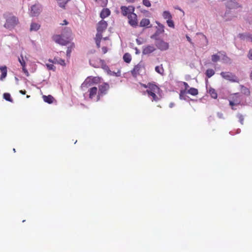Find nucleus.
Segmentation results:
<instances>
[{"instance_id":"f257e3e1","label":"nucleus","mask_w":252,"mask_h":252,"mask_svg":"<svg viewBox=\"0 0 252 252\" xmlns=\"http://www.w3.org/2000/svg\"><path fill=\"white\" fill-rule=\"evenodd\" d=\"M5 19L4 27L9 30L13 29L18 24L19 20L17 17L10 13H5L3 15Z\"/></svg>"},{"instance_id":"f03ea898","label":"nucleus","mask_w":252,"mask_h":252,"mask_svg":"<svg viewBox=\"0 0 252 252\" xmlns=\"http://www.w3.org/2000/svg\"><path fill=\"white\" fill-rule=\"evenodd\" d=\"M159 88L156 84L150 86V89H147L146 92L147 93L149 97H152V101H158L159 100L158 97L156 94L158 93Z\"/></svg>"},{"instance_id":"7ed1b4c3","label":"nucleus","mask_w":252,"mask_h":252,"mask_svg":"<svg viewBox=\"0 0 252 252\" xmlns=\"http://www.w3.org/2000/svg\"><path fill=\"white\" fill-rule=\"evenodd\" d=\"M229 101L232 109L235 110V108H234V106L238 105L241 103V98L238 94H234L230 96Z\"/></svg>"},{"instance_id":"20e7f679","label":"nucleus","mask_w":252,"mask_h":252,"mask_svg":"<svg viewBox=\"0 0 252 252\" xmlns=\"http://www.w3.org/2000/svg\"><path fill=\"white\" fill-rule=\"evenodd\" d=\"M109 88V85L107 83H104L99 86L98 94L96 96V101H98L101 96L107 94Z\"/></svg>"},{"instance_id":"39448f33","label":"nucleus","mask_w":252,"mask_h":252,"mask_svg":"<svg viewBox=\"0 0 252 252\" xmlns=\"http://www.w3.org/2000/svg\"><path fill=\"white\" fill-rule=\"evenodd\" d=\"M220 75L223 78L228 80L231 82H238V78L231 72H221Z\"/></svg>"},{"instance_id":"423d86ee","label":"nucleus","mask_w":252,"mask_h":252,"mask_svg":"<svg viewBox=\"0 0 252 252\" xmlns=\"http://www.w3.org/2000/svg\"><path fill=\"white\" fill-rule=\"evenodd\" d=\"M155 45L161 51L166 50L169 47L168 43L159 38L156 39Z\"/></svg>"},{"instance_id":"0eeeda50","label":"nucleus","mask_w":252,"mask_h":252,"mask_svg":"<svg viewBox=\"0 0 252 252\" xmlns=\"http://www.w3.org/2000/svg\"><path fill=\"white\" fill-rule=\"evenodd\" d=\"M145 70L144 65L141 63H139L137 65H135L133 69L131 71L132 75L136 77L137 75H140L143 71Z\"/></svg>"},{"instance_id":"6e6552de","label":"nucleus","mask_w":252,"mask_h":252,"mask_svg":"<svg viewBox=\"0 0 252 252\" xmlns=\"http://www.w3.org/2000/svg\"><path fill=\"white\" fill-rule=\"evenodd\" d=\"M52 38L55 42L62 45H65L69 43V41L65 37H63L62 34L54 35L53 36Z\"/></svg>"},{"instance_id":"1a4fd4ad","label":"nucleus","mask_w":252,"mask_h":252,"mask_svg":"<svg viewBox=\"0 0 252 252\" xmlns=\"http://www.w3.org/2000/svg\"><path fill=\"white\" fill-rule=\"evenodd\" d=\"M122 14L124 16H128L131 13L134 12L135 8L134 6L130 5L128 6H122L121 7Z\"/></svg>"},{"instance_id":"9d476101","label":"nucleus","mask_w":252,"mask_h":252,"mask_svg":"<svg viewBox=\"0 0 252 252\" xmlns=\"http://www.w3.org/2000/svg\"><path fill=\"white\" fill-rule=\"evenodd\" d=\"M129 24L134 27H136L138 25L137 15L134 12L129 14L128 17Z\"/></svg>"},{"instance_id":"9b49d317","label":"nucleus","mask_w":252,"mask_h":252,"mask_svg":"<svg viewBox=\"0 0 252 252\" xmlns=\"http://www.w3.org/2000/svg\"><path fill=\"white\" fill-rule=\"evenodd\" d=\"M41 10L40 5L35 4L31 7V15L32 16H38Z\"/></svg>"},{"instance_id":"f8f14e48","label":"nucleus","mask_w":252,"mask_h":252,"mask_svg":"<svg viewBox=\"0 0 252 252\" xmlns=\"http://www.w3.org/2000/svg\"><path fill=\"white\" fill-rule=\"evenodd\" d=\"M96 78L88 77L85 81L82 84V88H88L91 87L92 85L95 83Z\"/></svg>"},{"instance_id":"ddd939ff","label":"nucleus","mask_w":252,"mask_h":252,"mask_svg":"<svg viewBox=\"0 0 252 252\" xmlns=\"http://www.w3.org/2000/svg\"><path fill=\"white\" fill-rule=\"evenodd\" d=\"M226 7L229 10L241 8V6L238 3L232 0H230L227 2Z\"/></svg>"},{"instance_id":"4468645a","label":"nucleus","mask_w":252,"mask_h":252,"mask_svg":"<svg viewBox=\"0 0 252 252\" xmlns=\"http://www.w3.org/2000/svg\"><path fill=\"white\" fill-rule=\"evenodd\" d=\"M107 27V22L104 20H101L97 24V31L102 32L106 29Z\"/></svg>"},{"instance_id":"2eb2a0df","label":"nucleus","mask_w":252,"mask_h":252,"mask_svg":"<svg viewBox=\"0 0 252 252\" xmlns=\"http://www.w3.org/2000/svg\"><path fill=\"white\" fill-rule=\"evenodd\" d=\"M62 35L63 37H65L69 41L70 37L72 35V32L71 29L68 28H64L62 32Z\"/></svg>"},{"instance_id":"dca6fc26","label":"nucleus","mask_w":252,"mask_h":252,"mask_svg":"<svg viewBox=\"0 0 252 252\" xmlns=\"http://www.w3.org/2000/svg\"><path fill=\"white\" fill-rule=\"evenodd\" d=\"M88 92L89 93V98L93 99L97 94H98V90L97 87H92L89 89Z\"/></svg>"},{"instance_id":"f3484780","label":"nucleus","mask_w":252,"mask_h":252,"mask_svg":"<svg viewBox=\"0 0 252 252\" xmlns=\"http://www.w3.org/2000/svg\"><path fill=\"white\" fill-rule=\"evenodd\" d=\"M49 61L53 63L59 64L62 66H65V63L64 60L59 58L55 57L53 60H49Z\"/></svg>"},{"instance_id":"a211bd4d","label":"nucleus","mask_w":252,"mask_h":252,"mask_svg":"<svg viewBox=\"0 0 252 252\" xmlns=\"http://www.w3.org/2000/svg\"><path fill=\"white\" fill-rule=\"evenodd\" d=\"M155 50V48L153 45H148L145 47L143 49V54H149Z\"/></svg>"},{"instance_id":"6ab92c4d","label":"nucleus","mask_w":252,"mask_h":252,"mask_svg":"<svg viewBox=\"0 0 252 252\" xmlns=\"http://www.w3.org/2000/svg\"><path fill=\"white\" fill-rule=\"evenodd\" d=\"M110 13L111 12L109 9L103 8L100 13V17L102 19H104L109 16Z\"/></svg>"},{"instance_id":"aec40b11","label":"nucleus","mask_w":252,"mask_h":252,"mask_svg":"<svg viewBox=\"0 0 252 252\" xmlns=\"http://www.w3.org/2000/svg\"><path fill=\"white\" fill-rule=\"evenodd\" d=\"M0 70L1 72L0 80L2 81L4 78L6 77L7 75V67L5 66H0Z\"/></svg>"},{"instance_id":"412c9836","label":"nucleus","mask_w":252,"mask_h":252,"mask_svg":"<svg viewBox=\"0 0 252 252\" xmlns=\"http://www.w3.org/2000/svg\"><path fill=\"white\" fill-rule=\"evenodd\" d=\"M43 98L45 102H47L49 104L52 103L53 102L54 100V97L51 95H48L47 96L43 95Z\"/></svg>"},{"instance_id":"4be33fe9","label":"nucleus","mask_w":252,"mask_h":252,"mask_svg":"<svg viewBox=\"0 0 252 252\" xmlns=\"http://www.w3.org/2000/svg\"><path fill=\"white\" fill-rule=\"evenodd\" d=\"M150 23V20L147 18L142 19L140 22V26L142 27H147Z\"/></svg>"},{"instance_id":"5701e85b","label":"nucleus","mask_w":252,"mask_h":252,"mask_svg":"<svg viewBox=\"0 0 252 252\" xmlns=\"http://www.w3.org/2000/svg\"><path fill=\"white\" fill-rule=\"evenodd\" d=\"M240 37L242 39L250 40L252 42V35L251 34H240Z\"/></svg>"},{"instance_id":"b1692460","label":"nucleus","mask_w":252,"mask_h":252,"mask_svg":"<svg viewBox=\"0 0 252 252\" xmlns=\"http://www.w3.org/2000/svg\"><path fill=\"white\" fill-rule=\"evenodd\" d=\"M187 93L192 95H196L198 94V91L197 89L194 88H190L188 90Z\"/></svg>"},{"instance_id":"393cba45","label":"nucleus","mask_w":252,"mask_h":252,"mask_svg":"<svg viewBox=\"0 0 252 252\" xmlns=\"http://www.w3.org/2000/svg\"><path fill=\"white\" fill-rule=\"evenodd\" d=\"M40 27V25L38 24L32 23L31 25L30 31H37Z\"/></svg>"},{"instance_id":"a878e982","label":"nucleus","mask_w":252,"mask_h":252,"mask_svg":"<svg viewBox=\"0 0 252 252\" xmlns=\"http://www.w3.org/2000/svg\"><path fill=\"white\" fill-rule=\"evenodd\" d=\"M209 93L212 98L214 99H216L217 98L218 94L214 89L210 88L209 90Z\"/></svg>"},{"instance_id":"bb28decb","label":"nucleus","mask_w":252,"mask_h":252,"mask_svg":"<svg viewBox=\"0 0 252 252\" xmlns=\"http://www.w3.org/2000/svg\"><path fill=\"white\" fill-rule=\"evenodd\" d=\"M162 16L164 19L168 20L172 19V16L168 11H164L162 13Z\"/></svg>"},{"instance_id":"cd10ccee","label":"nucleus","mask_w":252,"mask_h":252,"mask_svg":"<svg viewBox=\"0 0 252 252\" xmlns=\"http://www.w3.org/2000/svg\"><path fill=\"white\" fill-rule=\"evenodd\" d=\"M123 59L126 63H129L131 61V56L129 53H125L123 56Z\"/></svg>"},{"instance_id":"c85d7f7f","label":"nucleus","mask_w":252,"mask_h":252,"mask_svg":"<svg viewBox=\"0 0 252 252\" xmlns=\"http://www.w3.org/2000/svg\"><path fill=\"white\" fill-rule=\"evenodd\" d=\"M95 1L101 7L106 6L108 2V0H95Z\"/></svg>"},{"instance_id":"c756f323","label":"nucleus","mask_w":252,"mask_h":252,"mask_svg":"<svg viewBox=\"0 0 252 252\" xmlns=\"http://www.w3.org/2000/svg\"><path fill=\"white\" fill-rule=\"evenodd\" d=\"M75 45L74 43H71L70 45L68 47L67 50L66 51V56L67 57H70V53L72 52V49L74 48Z\"/></svg>"},{"instance_id":"7c9ffc66","label":"nucleus","mask_w":252,"mask_h":252,"mask_svg":"<svg viewBox=\"0 0 252 252\" xmlns=\"http://www.w3.org/2000/svg\"><path fill=\"white\" fill-rule=\"evenodd\" d=\"M188 93L186 90H181L179 94V98L180 99H186V95Z\"/></svg>"},{"instance_id":"2f4dec72","label":"nucleus","mask_w":252,"mask_h":252,"mask_svg":"<svg viewBox=\"0 0 252 252\" xmlns=\"http://www.w3.org/2000/svg\"><path fill=\"white\" fill-rule=\"evenodd\" d=\"M155 70L157 72L160 74H163L164 73V69L162 64H161L160 66H157L155 67Z\"/></svg>"},{"instance_id":"473e14b6","label":"nucleus","mask_w":252,"mask_h":252,"mask_svg":"<svg viewBox=\"0 0 252 252\" xmlns=\"http://www.w3.org/2000/svg\"><path fill=\"white\" fill-rule=\"evenodd\" d=\"M215 74V71L212 69H208L206 71V75L208 78H210Z\"/></svg>"},{"instance_id":"72a5a7b5","label":"nucleus","mask_w":252,"mask_h":252,"mask_svg":"<svg viewBox=\"0 0 252 252\" xmlns=\"http://www.w3.org/2000/svg\"><path fill=\"white\" fill-rule=\"evenodd\" d=\"M3 98L7 101L12 102L13 100L11 97V95L9 93H4Z\"/></svg>"},{"instance_id":"f704fd0d","label":"nucleus","mask_w":252,"mask_h":252,"mask_svg":"<svg viewBox=\"0 0 252 252\" xmlns=\"http://www.w3.org/2000/svg\"><path fill=\"white\" fill-rule=\"evenodd\" d=\"M166 23L168 27L172 28H174V23L172 19L167 20Z\"/></svg>"},{"instance_id":"c9c22d12","label":"nucleus","mask_w":252,"mask_h":252,"mask_svg":"<svg viewBox=\"0 0 252 252\" xmlns=\"http://www.w3.org/2000/svg\"><path fill=\"white\" fill-rule=\"evenodd\" d=\"M18 61L20 62V63L22 66H26V62L24 60L23 56L22 55H21L20 57L19 58Z\"/></svg>"},{"instance_id":"e433bc0d","label":"nucleus","mask_w":252,"mask_h":252,"mask_svg":"<svg viewBox=\"0 0 252 252\" xmlns=\"http://www.w3.org/2000/svg\"><path fill=\"white\" fill-rule=\"evenodd\" d=\"M220 60V56L217 55H213L212 56V61L213 62H217Z\"/></svg>"},{"instance_id":"4c0bfd02","label":"nucleus","mask_w":252,"mask_h":252,"mask_svg":"<svg viewBox=\"0 0 252 252\" xmlns=\"http://www.w3.org/2000/svg\"><path fill=\"white\" fill-rule=\"evenodd\" d=\"M143 4L148 7L151 6V4L149 0H143Z\"/></svg>"},{"instance_id":"58836bf2","label":"nucleus","mask_w":252,"mask_h":252,"mask_svg":"<svg viewBox=\"0 0 252 252\" xmlns=\"http://www.w3.org/2000/svg\"><path fill=\"white\" fill-rule=\"evenodd\" d=\"M242 91L243 92V93L245 94H247V95H249L250 94V92L248 88L243 86L242 87Z\"/></svg>"},{"instance_id":"ea45409f","label":"nucleus","mask_w":252,"mask_h":252,"mask_svg":"<svg viewBox=\"0 0 252 252\" xmlns=\"http://www.w3.org/2000/svg\"><path fill=\"white\" fill-rule=\"evenodd\" d=\"M153 84H154L153 83H149L147 85H146V84H144L143 83H140V85H141V86H142L145 88H147V89H149L150 86L153 85Z\"/></svg>"},{"instance_id":"a19ab883","label":"nucleus","mask_w":252,"mask_h":252,"mask_svg":"<svg viewBox=\"0 0 252 252\" xmlns=\"http://www.w3.org/2000/svg\"><path fill=\"white\" fill-rule=\"evenodd\" d=\"M46 66L49 70H55L56 69L55 66L52 64H46Z\"/></svg>"},{"instance_id":"79ce46f5","label":"nucleus","mask_w":252,"mask_h":252,"mask_svg":"<svg viewBox=\"0 0 252 252\" xmlns=\"http://www.w3.org/2000/svg\"><path fill=\"white\" fill-rule=\"evenodd\" d=\"M101 33H102V32H97V33L96 34L95 40L99 39L100 40H101V39L102 38V34H101Z\"/></svg>"},{"instance_id":"37998d69","label":"nucleus","mask_w":252,"mask_h":252,"mask_svg":"<svg viewBox=\"0 0 252 252\" xmlns=\"http://www.w3.org/2000/svg\"><path fill=\"white\" fill-rule=\"evenodd\" d=\"M238 118L239 120V121L241 123V124H243V121H244V117L243 116V115H242L241 114H239L238 115Z\"/></svg>"},{"instance_id":"c03bdc74","label":"nucleus","mask_w":252,"mask_h":252,"mask_svg":"<svg viewBox=\"0 0 252 252\" xmlns=\"http://www.w3.org/2000/svg\"><path fill=\"white\" fill-rule=\"evenodd\" d=\"M183 84L185 87V89L183 90H186V91H188V90L189 89L188 84L187 82H183Z\"/></svg>"},{"instance_id":"a18cd8bd","label":"nucleus","mask_w":252,"mask_h":252,"mask_svg":"<svg viewBox=\"0 0 252 252\" xmlns=\"http://www.w3.org/2000/svg\"><path fill=\"white\" fill-rule=\"evenodd\" d=\"M22 66V70L23 72L25 73V74L27 75H29V72L28 70L26 68V66Z\"/></svg>"},{"instance_id":"49530a36","label":"nucleus","mask_w":252,"mask_h":252,"mask_svg":"<svg viewBox=\"0 0 252 252\" xmlns=\"http://www.w3.org/2000/svg\"><path fill=\"white\" fill-rule=\"evenodd\" d=\"M248 57L250 60H252V49L250 50L248 55Z\"/></svg>"},{"instance_id":"de8ad7c7","label":"nucleus","mask_w":252,"mask_h":252,"mask_svg":"<svg viewBox=\"0 0 252 252\" xmlns=\"http://www.w3.org/2000/svg\"><path fill=\"white\" fill-rule=\"evenodd\" d=\"M95 42H96V46H97V48H100V40L99 39H96L95 40Z\"/></svg>"},{"instance_id":"09e8293b","label":"nucleus","mask_w":252,"mask_h":252,"mask_svg":"<svg viewBox=\"0 0 252 252\" xmlns=\"http://www.w3.org/2000/svg\"><path fill=\"white\" fill-rule=\"evenodd\" d=\"M107 48L106 47H102V51L103 54H105L107 52Z\"/></svg>"},{"instance_id":"8fccbe9b","label":"nucleus","mask_w":252,"mask_h":252,"mask_svg":"<svg viewBox=\"0 0 252 252\" xmlns=\"http://www.w3.org/2000/svg\"><path fill=\"white\" fill-rule=\"evenodd\" d=\"M217 115L219 118H220V119H223V114H222L221 113H220V112L218 113Z\"/></svg>"},{"instance_id":"3c124183","label":"nucleus","mask_w":252,"mask_h":252,"mask_svg":"<svg viewBox=\"0 0 252 252\" xmlns=\"http://www.w3.org/2000/svg\"><path fill=\"white\" fill-rule=\"evenodd\" d=\"M159 27L161 28L160 32L162 33L164 32V26L162 25H158Z\"/></svg>"},{"instance_id":"603ef678","label":"nucleus","mask_w":252,"mask_h":252,"mask_svg":"<svg viewBox=\"0 0 252 252\" xmlns=\"http://www.w3.org/2000/svg\"><path fill=\"white\" fill-rule=\"evenodd\" d=\"M186 37H187L188 41L189 42H190L191 44H192V41H191V39H190V38L188 35L186 36Z\"/></svg>"},{"instance_id":"864d4df0","label":"nucleus","mask_w":252,"mask_h":252,"mask_svg":"<svg viewBox=\"0 0 252 252\" xmlns=\"http://www.w3.org/2000/svg\"><path fill=\"white\" fill-rule=\"evenodd\" d=\"M19 92H20L21 94H26V91H25V90H24V91H23V90H20V91H19Z\"/></svg>"},{"instance_id":"5fc2aeb1","label":"nucleus","mask_w":252,"mask_h":252,"mask_svg":"<svg viewBox=\"0 0 252 252\" xmlns=\"http://www.w3.org/2000/svg\"><path fill=\"white\" fill-rule=\"evenodd\" d=\"M67 24H68V22H67V21L66 20H64L63 21V23L61 24V25H67Z\"/></svg>"},{"instance_id":"6e6d98bb","label":"nucleus","mask_w":252,"mask_h":252,"mask_svg":"<svg viewBox=\"0 0 252 252\" xmlns=\"http://www.w3.org/2000/svg\"><path fill=\"white\" fill-rule=\"evenodd\" d=\"M128 2H134L135 0H126Z\"/></svg>"},{"instance_id":"4d7b16f0","label":"nucleus","mask_w":252,"mask_h":252,"mask_svg":"<svg viewBox=\"0 0 252 252\" xmlns=\"http://www.w3.org/2000/svg\"><path fill=\"white\" fill-rule=\"evenodd\" d=\"M155 36H156V34H154V35H152V36H151V38H155Z\"/></svg>"},{"instance_id":"13d9d810","label":"nucleus","mask_w":252,"mask_h":252,"mask_svg":"<svg viewBox=\"0 0 252 252\" xmlns=\"http://www.w3.org/2000/svg\"><path fill=\"white\" fill-rule=\"evenodd\" d=\"M250 78L251 79H252V71L251 72V74H250Z\"/></svg>"},{"instance_id":"bf43d9fd","label":"nucleus","mask_w":252,"mask_h":252,"mask_svg":"<svg viewBox=\"0 0 252 252\" xmlns=\"http://www.w3.org/2000/svg\"><path fill=\"white\" fill-rule=\"evenodd\" d=\"M118 73H119V74H120V72H118ZM115 74H116V75L117 76H120V74H117V73H115Z\"/></svg>"},{"instance_id":"052dcab7","label":"nucleus","mask_w":252,"mask_h":252,"mask_svg":"<svg viewBox=\"0 0 252 252\" xmlns=\"http://www.w3.org/2000/svg\"><path fill=\"white\" fill-rule=\"evenodd\" d=\"M173 103H171V104H170V107H172L173 106Z\"/></svg>"},{"instance_id":"680f3d73","label":"nucleus","mask_w":252,"mask_h":252,"mask_svg":"<svg viewBox=\"0 0 252 252\" xmlns=\"http://www.w3.org/2000/svg\"><path fill=\"white\" fill-rule=\"evenodd\" d=\"M224 57H225L226 58L228 59L229 60V59L225 55Z\"/></svg>"},{"instance_id":"e2e57ef3","label":"nucleus","mask_w":252,"mask_h":252,"mask_svg":"<svg viewBox=\"0 0 252 252\" xmlns=\"http://www.w3.org/2000/svg\"><path fill=\"white\" fill-rule=\"evenodd\" d=\"M228 14V12L225 13V16H226V14Z\"/></svg>"},{"instance_id":"0e129e2a","label":"nucleus","mask_w":252,"mask_h":252,"mask_svg":"<svg viewBox=\"0 0 252 252\" xmlns=\"http://www.w3.org/2000/svg\"><path fill=\"white\" fill-rule=\"evenodd\" d=\"M30 97V95H27V97L29 98Z\"/></svg>"},{"instance_id":"69168bd1","label":"nucleus","mask_w":252,"mask_h":252,"mask_svg":"<svg viewBox=\"0 0 252 252\" xmlns=\"http://www.w3.org/2000/svg\"><path fill=\"white\" fill-rule=\"evenodd\" d=\"M13 151H14V152H15V149H13Z\"/></svg>"}]
</instances>
